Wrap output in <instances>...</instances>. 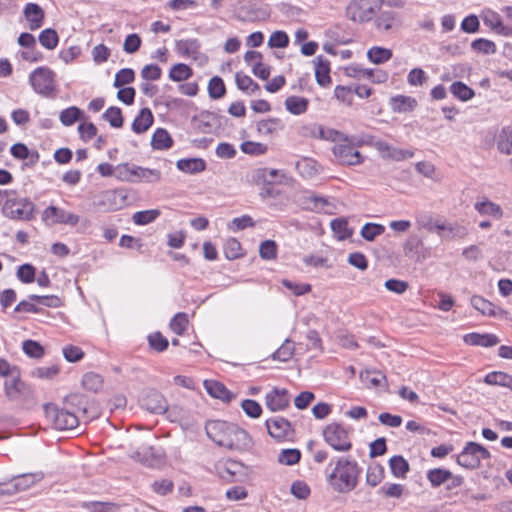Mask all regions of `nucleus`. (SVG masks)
I'll return each mask as SVG.
<instances>
[{"label": "nucleus", "instance_id": "nucleus-43", "mask_svg": "<svg viewBox=\"0 0 512 512\" xmlns=\"http://www.w3.org/2000/svg\"><path fill=\"white\" fill-rule=\"evenodd\" d=\"M102 118L107 121L113 128H121L123 126L122 111L119 107H109L103 114Z\"/></svg>", "mask_w": 512, "mask_h": 512}, {"label": "nucleus", "instance_id": "nucleus-9", "mask_svg": "<svg viewBox=\"0 0 512 512\" xmlns=\"http://www.w3.org/2000/svg\"><path fill=\"white\" fill-rule=\"evenodd\" d=\"M219 476L229 483L244 482L248 468L239 461L227 459L216 466Z\"/></svg>", "mask_w": 512, "mask_h": 512}, {"label": "nucleus", "instance_id": "nucleus-61", "mask_svg": "<svg viewBox=\"0 0 512 512\" xmlns=\"http://www.w3.org/2000/svg\"><path fill=\"white\" fill-rule=\"evenodd\" d=\"M289 44V37L284 31H275L268 40V46L271 48H285Z\"/></svg>", "mask_w": 512, "mask_h": 512}, {"label": "nucleus", "instance_id": "nucleus-48", "mask_svg": "<svg viewBox=\"0 0 512 512\" xmlns=\"http://www.w3.org/2000/svg\"><path fill=\"white\" fill-rule=\"evenodd\" d=\"M512 381V376L501 372V371H493L488 373L485 378L484 382L489 385H498L505 387L506 385H509V383Z\"/></svg>", "mask_w": 512, "mask_h": 512}, {"label": "nucleus", "instance_id": "nucleus-31", "mask_svg": "<svg viewBox=\"0 0 512 512\" xmlns=\"http://www.w3.org/2000/svg\"><path fill=\"white\" fill-rule=\"evenodd\" d=\"M450 92L455 98L463 102L472 99L475 95L474 90L462 81L453 82L450 86Z\"/></svg>", "mask_w": 512, "mask_h": 512}, {"label": "nucleus", "instance_id": "nucleus-28", "mask_svg": "<svg viewBox=\"0 0 512 512\" xmlns=\"http://www.w3.org/2000/svg\"><path fill=\"white\" fill-rule=\"evenodd\" d=\"M426 477L433 488H438L452 477V473L444 468H434L427 472Z\"/></svg>", "mask_w": 512, "mask_h": 512}, {"label": "nucleus", "instance_id": "nucleus-32", "mask_svg": "<svg viewBox=\"0 0 512 512\" xmlns=\"http://www.w3.org/2000/svg\"><path fill=\"white\" fill-rule=\"evenodd\" d=\"M330 226L338 240L348 239L353 234V230L348 227V221L345 218L333 219Z\"/></svg>", "mask_w": 512, "mask_h": 512}, {"label": "nucleus", "instance_id": "nucleus-42", "mask_svg": "<svg viewBox=\"0 0 512 512\" xmlns=\"http://www.w3.org/2000/svg\"><path fill=\"white\" fill-rule=\"evenodd\" d=\"M86 397L82 394L74 393L65 397L64 407H68L70 410L82 411L84 414L87 409L85 407Z\"/></svg>", "mask_w": 512, "mask_h": 512}, {"label": "nucleus", "instance_id": "nucleus-18", "mask_svg": "<svg viewBox=\"0 0 512 512\" xmlns=\"http://www.w3.org/2000/svg\"><path fill=\"white\" fill-rule=\"evenodd\" d=\"M23 13L26 20L28 21V27L30 30H37L43 25L45 14L43 9L38 4H26Z\"/></svg>", "mask_w": 512, "mask_h": 512}, {"label": "nucleus", "instance_id": "nucleus-36", "mask_svg": "<svg viewBox=\"0 0 512 512\" xmlns=\"http://www.w3.org/2000/svg\"><path fill=\"white\" fill-rule=\"evenodd\" d=\"M367 57L375 64H382L391 59L392 51L387 48L374 46L368 50Z\"/></svg>", "mask_w": 512, "mask_h": 512}, {"label": "nucleus", "instance_id": "nucleus-51", "mask_svg": "<svg viewBox=\"0 0 512 512\" xmlns=\"http://www.w3.org/2000/svg\"><path fill=\"white\" fill-rule=\"evenodd\" d=\"M363 382L369 383L373 387H379L382 382L386 381V375L377 370H366L360 373Z\"/></svg>", "mask_w": 512, "mask_h": 512}, {"label": "nucleus", "instance_id": "nucleus-37", "mask_svg": "<svg viewBox=\"0 0 512 512\" xmlns=\"http://www.w3.org/2000/svg\"><path fill=\"white\" fill-rule=\"evenodd\" d=\"M384 478V468L380 464L374 463L368 466L366 472V483L372 487L377 486Z\"/></svg>", "mask_w": 512, "mask_h": 512}, {"label": "nucleus", "instance_id": "nucleus-40", "mask_svg": "<svg viewBox=\"0 0 512 512\" xmlns=\"http://www.w3.org/2000/svg\"><path fill=\"white\" fill-rule=\"evenodd\" d=\"M82 386L91 392H98L103 386V379L99 374L88 372L83 375Z\"/></svg>", "mask_w": 512, "mask_h": 512}, {"label": "nucleus", "instance_id": "nucleus-5", "mask_svg": "<svg viewBox=\"0 0 512 512\" xmlns=\"http://www.w3.org/2000/svg\"><path fill=\"white\" fill-rule=\"evenodd\" d=\"M381 4L382 0H351L346 15L353 22L366 23L373 19Z\"/></svg>", "mask_w": 512, "mask_h": 512}, {"label": "nucleus", "instance_id": "nucleus-29", "mask_svg": "<svg viewBox=\"0 0 512 512\" xmlns=\"http://www.w3.org/2000/svg\"><path fill=\"white\" fill-rule=\"evenodd\" d=\"M474 208L481 215H489L495 219H500L503 216V211L500 205L487 199L485 201L475 203Z\"/></svg>", "mask_w": 512, "mask_h": 512}, {"label": "nucleus", "instance_id": "nucleus-52", "mask_svg": "<svg viewBox=\"0 0 512 512\" xmlns=\"http://www.w3.org/2000/svg\"><path fill=\"white\" fill-rule=\"evenodd\" d=\"M160 215L157 209L138 211L134 213L132 220L136 225H146L153 222Z\"/></svg>", "mask_w": 512, "mask_h": 512}, {"label": "nucleus", "instance_id": "nucleus-8", "mask_svg": "<svg viewBox=\"0 0 512 512\" xmlns=\"http://www.w3.org/2000/svg\"><path fill=\"white\" fill-rule=\"evenodd\" d=\"M324 440L336 451L346 452L352 448L349 432L341 424L331 423L323 429Z\"/></svg>", "mask_w": 512, "mask_h": 512}, {"label": "nucleus", "instance_id": "nucleus-34", "mask_svg": "<svg viewBox=\"0 0 512 512\" xmlns=\"http://www.w3.org/2000/svg\"><path fill=\"white\" fill-rule=\"evenodd\" d=\"M497 147L500 152L510 155L512 154V127L506 126L503 127L498 139H497Z\"/></svg>", "mask_w": 512, "mask_h": 512}, {"label": "nucleus", "instance_id": "nucleus-44", "mask_svg": "<svg viewBox=\"0 0 512 512\" xmlns=\"http://www.w3.org/2000/svg\"><path fill=\"white\" fill-rule=\"evenodd\" d=\"M39 42L44 48L53 50L58 45L59 37L54 29L47 28L40 33Z\"/></svg>", "mask_w": 512, "mask_h": 512}, {"label": "nucleus", "instance_id": "nucleus-10", "mask_svg": "<svg viewBox=\"0 0 512 512\" xmlns=\"http://www.w3.org/2000/svg\"><path fill=\"white\" fill-rule=\"evenodd\" d=\"M4 391L6 397L11 401L28 398L31 395V389L21 380L20 370H14L12 376L4 382Z\"/></svg>", "mask_w": 512, "mask_h": 512}, {"label": "nucleus", "instance_id": "nucleus-23", "mask_svg": "<svg viewBox=\"0 0 512 512\" xmlns=\"http://www.w3.org/2000/svg\"><path fill=\"white\" fill-rule=\"evenodd\" d=\"M154 117L149 108H142L132 122L133 132L141 134L146 132L153 124Z\"/></svg>", "mask_w": 512, "mask_h": 512}, {"label": "nucleus", "instance_id": "nucleus-41", "mask_svg": "<svg viewBox=\"0 0 512 512\" xmlns=\"http://www.w3.org/2000/svg\"><path fill=\"white\" fill-rule=\"evenodd\" d=\"M226 93L224 81L219 76H213L208 83V94L212 99H220Z\"/></svg>", "mask_w": 512, "mask_h": 512}, {"label": "nucleus", "instance_id": "nucleus-20", "mask_svg": "<svg viewBox=\"0 0 512 512\" xmlns=\"http://www.w3.org/2000/svg\"><path fill=\"white\" fill-rule=\"evenodd\" d=\"M204 387L207 393L216 399L229 403L235 396L219 381L205 380Z\"/></svg>", "mask_w": 512, "mask_h": 512}, {"label": "nucleus", "instance_id": "nucleus-13", "mask_svg": "<svg viewBox=\"0 0 512 512\" xmlns=\"http://www.w3.org/2000/svg\"><path fill=\"white\" fill-rule=\"evenodd\" d=\"M266 427L269 435L278 441L287 440L294 433L291 423L279 416L266 420Z\"/></svg>", "mask_w": 512, "mask_h": 512}, {"label": "nucleus", "instance_id": "nucleus-49", "mask_svg": "<svg viewBox=\"0 0 512 512\" xmlns=\"http://www.w3.org/2000/svg\"><path fill=\"white\" fill-rule=\"evenodd\" d=\"M188 316L184 312L177 313L170 321L171 330L177 335H183L188 327Z\"/></svg>", "mask_w": 512, "mask_h": 512}, {"label": "nucleus", "instance_id": "nucleus-7", "mask_svg": "<svg viewBox=\"0 0 512 512\" xmlns=\"http://www.w3.org/2000/svg\"><path fill=\"white\" fill-rule=\"evenodd\" d=\"M34 91L44 97H50L56 90L55 73L48 67H38L29 76Z\"/></svg>", "mask_w": 512, "mask_h": 512}, {"label": "nucleus", "instance_id": "nucleus-56", "mask_svg": "<svg viewBox=\"0 0 512 512\" xmlns=\"http://www.w3.org/2000/svg\"><path fill=\"white\" fill-rule=\"evenodd\" d=\"M301 452L298 449H284L278 456V461L284 465H294L300 461Z\"/></svg>", "mask_w": 512, "mask_h": 512}, {"label": "nucleus", "instance_id": "nucleus-45", "mask_svg": "<svg viewBox=\"0 0 512 512\" xmlns=\"http://www.w3.org/2000/svg\"><path fill=\"white\" fill-rule=\"evenodd\" d=\"M297 171L305 178H312L318 173L316 161L311 158H303L296 163Z\"/></svg>", "mask_w": 512, "mask_h": 512}, {"label": "nucleus", "instance_id": "nucleus-24", "mask_svg": "<svg viewBox=\"0 0 512 512\" xmlns=\"http://www.w3.org/2000/svg\"><path fill=\"white\" fill-rule=\"evenodd\" d=\"M177 52L185 57H192L197 59L200 54V43L197 39H182L176 41L175 44Z\"/></svg>", "mask_w": 512, "mask_h": 512}, {"label": "nucleus", "instance_id": "nucleus-21", "mask_svg": "<svg viewBox=\"0 0 512 512\" xmlns=\"http://www.w3.org/2000/svg\"><path fill=\"white\" fill-rule=\"evenodd\" d=\"M315 78L321 87H327L331 84L330 62L322 55L315 59Z\"/></svg>", "mask_w": 512, "mask_h": 512}, {"label": "nucleus", "instance_id": "nucleus-15", "mask_svg": "<svg viewBox=\"0 0 512 512\" xmlns=\"http://www.w3.org/2000/svg\"><path fill=\"white\" fill-rule=\"evenodd\" d=\"M265 404L267 408L273 412L286 409L290 404V395L288 390L277 387L273 388L266 394Z\"/></svg>", "mask_w": 512, "mask_h": 512}, {"label": "nucleus", "instance_id": "nucleus-26", "mask_svg": "<svg viewBox=\"0 0 512 512\" xmlns=\"http://www.w3.org/2000/svg\"><path fill=\"white\" fill-rule=\"evenodd\" d=\"M151 145L155 150H166L172 147L173 139L167 130L158 128L152 135Z\"/></svg>", "mask_w": 512, "mask_h": 512}, {"label": "nucleus", "instance_id": "nucleus-1", "mask_svg": "<svg viewBox=\"0 0 512 512\" xmlns=\"http://www.w3.org/2000/svg\"><path fill=\"white\" fill-rule=\"evenodd\" d=\"M205 431L208 438L214 443L230 450L248 451L253 446L252 438L248 432L227 421H208L205 425Z\"/></svg>", "mask_w": 512, "mask_h": 512}, {"label": "nucleus", "instance_id": "nucleus-64", "mask_svg": "<svg viewBox=\"0 0 512 512\" xmlns=\"http://www.w3.org/2000/svg\"><path fill=\"white\" fill-rule=\"evenodd\" d=\"M471 47L475 51L482 52L484 54H493L496 51V45L494 42L483 38L474 40L471 43Z\"/></svg>", "mask_w": 512, "mask_h": 512}, {"label": "nucleus", "instance_id": "nucleus-16", "mask_svg": "<svg viewBox=\"0 0 512 512\" xmlns=\"http://www.w3.org/2000/svg\"><path fill=\"white\" fill-rule=\"evenodd\" d=\"M401 23L399 14L390 10L381 11L374 19L376 29L383 32L397 30Z\"/></svg>", "mask_w": 512, "mask_h": 512}, {"label": "nucleus", "instance_id": "nucleus-62", "mask_svg": "<svg viewBox=\"0 0 512 512\" xmlns=\"http://www.w3.org/2000/svg\"><path fill=\"white\" fill-rule=\"evenodd\" d=\"M241 407L246 415L251 418H258L262 413L261 405L255 400L245 399L242 401Z\"/></svg>", "mask_w": 512, "mask_h": 512}, {"label": "nucleus", "instance_id": "nucleus-6", "mask_svg": "<svg viewBox=\"0 0 512 512\" xmlns=\"http://www.w3.org/2000/svg\"><path fill=\"white\" fill-rule=\"evenodd\" d=\"M491 458V453L481 444L470 441L457 456L458 465L474 470L480 467L482 459Z\"/></svg>", "mask_w": 512, "mask_h": 512}, {"label": "nucleus", "instance_id": "nucleus-57", "mask_svg": "<svg viewBox=\"0 0 512 512\" xmlns=\"http://www.w3.org/2000/svg\"><path fill=\"white\" fill-rule=\"evenodd\" d=\"M91 512H116L118 505L112 502L92 501L84 504Z\"/></svg>", "mask_w": 512, "mask_h": 512}, {"label": "nucleus", "instance_id": "nucleus-30", "mask_svg": "<svg viewBox=\"0 0 512 512\" xmlns=\"http://www.w3.org/2000/svg\"><path fill=\"white\" fill-rule=\"evenodd\" d=\"M391 102L393 111L397 112H409L417 106L416 99L404 95L392 97Z\"/></svg>", "mask_w": 512, "mask_h": 512}, {"label": "nucleus", "instance_id": "nucleus-22", "mask_svg": "<svg viewBox=\"0 0 512 512\" xmlns=\"http://www.w3.org/2000/svg\"><path fill=\"white\" fill-rule=\"evenodd\" d=\"M463 340L468 345L481 347H492L500 342L499 338L495 334H480L475 332L466 334L463 337Z\"/></svg>", "mask_w": 512, "mask_h": 512}, {"label": "nucleus", "instance_id": "nucleus-27", "mask_svg": "<svg viewBox=\"0 0 512 512\" xmlns=\"http://www.w3.org/2000/svg\"><path fill=\"white\" fill-rule=\"evenodd\" d=\"M309 100L300 96H289L285 100L286 109L293 115H301L308 109Z\"/></svg>", "mask_w": 512, "mask_h": 512}, {"label": "nucleus", "instance_id": "nucleus-46", "mask_svg": "<svg viewBox=\"0 0 512 512\" xmlns=\"http://www.w3.org/2000/svg\"><path fill=\"white\" fill-rule=\"evenodd\" d=\"M223 250L228 260H235L243 255L241 243L236 238H229L225 242Z\"/></svg>", "mask_w": 512, "mask_h": 512}, {"label": "nucleus", "instance_id": "nucleus-25", "mask_svg": "<svg viewBox=\"0 0 512 512\" xmlns=\"http://www.w3.org/2000/svg\"><path fill=\"white\" fill-rule=\"evenodd\" d=\"M176 165L180 171L190 174L202 172L206 168V163L201 158L180 159Z\"/></svg>", "mask_w": 512, "mask_h": 512}, {"label": "nucleus", "instance_id": "nucleus-50", "mask_svg": "<svg viewBox=\"0 0 512 512\" xmlns=\"http://www.w3.org/2000/svg\"><path fill=\"white\" fill-rule=\"evenodd\" d=\"M278 246L274 240H265L260 244L259 255L264 260L277 258Z\"/></svg>", "mask_w": 512, "mask_h": 512}, {"label": "nucleus", "instance_id": "nucleus-53", "mask_svg": "<svg viewBox=\"0 0 512 512\" xmlns=\"http://www.w3.org/2000/svg\"><path fill=\"white\" fill-rule=\"evenodd\" d=\"M293 354L294 343L291 340L286 339L284 343L280 346V348L273 353V359L286 362L289 359H291Z\"/></svg>", "mask_w": 512, "mask_h": 512}, {"label": "nucleus", "instance_id": "nucleus-54", "mask_svg": "<svg viewBox=\"0 0 512 512\" xmlns=\"http://www.w3.org/2000/svg\"><path fill=\"white\" fill-rule=\"evenodd\" d=\"M28 298L29 300L44 305L46 307L58 308L62 305L61 299L56 295L40 296L36 294H31L28 296Z\"/></svg>", "mask_w": 512, "mask_h": 512}, {"label": "nucleus", "instance_id": "nucleus-58", "mask_svg": "<svg viewBox=\"0 0 512 512\" xmlns=\"http://www.w3.org/2000/svg\"><path fill=\"white\" fill-rule=\"evenodd\" d=\"M134 79H135L134 71L130 68H123L116 73L115 79H114V86L117 88L122 87L126 84L132 83L134 81Z\"/></svg>", "mask_w": 512, "mask_h": 512}, {"label": "nucleus", "instance_id": "nucleus-2", "mask_svg": "<svg viewBox=\"0 0 512 512\" xmlns=\"http://www.w3.org/2000/svg\"><path fill=\"white\" fill-rule=\"evenodd\" d=\"M360 473L361 468L355 460L339 457L334 469L328 475V481L335 491L349 492L356 488Z\"/></svg>", "mask_w": 512, "mask_h": 512}, {"label": "nucleus", "instance_id": "nucleus-14", "mask_svg": "<svg viewBox=\"0 0 512 512\" xmlns=\"http://www.w3.org/2000/svg\"><path fill=\"white\" fill-rule=\"evenodd\" d=\"M140 405L145 410L154 414H164L168 410L165 397L157 390L150 389L140 400Z\"/></svg>", "mask_w": 512, "mask_h": 512}, {"label": "nucleus", "instance_id": "nucleus-19", "mask_svg": "<svg viewBox=\"0 0 512 512\" xmlns=\"http://www.w3.org/2000/svg\"><path fill=\"white\" fill-rule=\"evenodd\" d=\"M139 170H141V166L128 162L121 163L116 166V178L123 182L137 183L139 182Z\"/></svg>", "mask_w": 512, "mask_h": 512}, {"label": "nucleus", "instance_id": "nucleus-60", "mask_svg": "<svg viewBox=\"0 0 512 512\" xmlns=\"http://www.w3.org/2000/svg\"><path fill=\"white\" fill-rule=\"evenodd\" d=\"M148 342L151 348L157 352L165 351L169 345L168 340L160 332L149 335Z\"/></svg>", "mask_w": 512, "mask_h": 512}, {"label": "nucleus", "instance_id": "nucleus-55", "mask_svg": "<svg viewBox=\"0 0 512 512\" xmlns=\"http://www.w3.org/2000/svg\"><path fill=\"white\" fill-rule=\"evenodd\" d=\"M22 349L24 353L31 358L39 359L44 355L43 346L34 340H25Z\"/></svg>", "mask_w": 512, "mask_h": 512}, {"label": "nucleus", "instance_id": "nucleus-33", "mask_svg": "<svg viewBox=\"0 0 512 512\" xmlns=\"http://www.w3.org/2000/svg\"><path fill=\"white\" fill-rule=\"evenodd\" d=\"M283 128V124L278 118H269L257 123V132L262 136H269Z\"/></svg>", "mask_w": 512, "mask_h": 512}, {"label": "nucleus", "instance_id": "nucleus-59", "mask_svg": "<svg viewBox=\"0 0 512 512\" xmlns=\"http://www.w3.org/2000/svg\"><path fill=\"white\" fill-rule=\"evenodd\" d=\"M36 269L31 264H23L17 270V277L23 283H32L35 280Z\"/></svg>", "mask_w": 512, "mask_h": 512}, {"label": "nucleus", "instance_id": "nucleus-38", "mask_svg": "<svg viewBox=\"0 0 512 512\" xmlns=\"http://www.w3.org/2000/svg\"><path fill=\"white\" fill-rule=\"evenodd\" d=\"M82 117L83 111L76 106H71L62 110L59 116L61 123L65 126H71Z\"/></svg>", "mask_w": 512, "mask_h": 512}, {"label": "nucleus", "instance_id": "nucleus-3", "mask_svg": "<svg viewBox=\"0 0 512 512\" xmlns=\"http://www.w3.org/2000/svg\"><path fill=\"white\" fill-rule=\"evenodd\" d=\"M36 205L27 197L18 194L3 203L2 213L5 217L16 221H32L36 217Z\"/></svg>", "mask_w": 512, "mask_h": 512}, {"label": "nucleus", "instance_id": "nucleus-4", "mask_svg": "<svg viewBox=\"0 0 512 512\" xmlns=\"http://www.w3.org/2000/svg\"><path fill=\"white\" fill-rule=\"evenodd\" d=\"M44 412L47 420L57 430H72L79 425L76 411L68 407L59 408L54 404H45Z\"/></svg>", "mask_w": 512, "mask_h": 512}, {"label": "nucleus", "instance_id": "nucleus-63", "mask_svg": "<svg viewBox=\"0 0 512 512\" xmlns=\"http://www.w3.org/2000/svg\"><path fill=\"white\" fill-rule=\"evenodd\" d=\"M484 23L499 34L507 35V28L503 25L501 18L496 13L484 17Z\"/></svg>", "mask_w": 512, "mask_h": 512}, {"label": "nucleus", "instance_id": "nucleus-12", "mask_svg": "<svg viewBox=\"0 0 512 512\" xmlns=\"http://www.w3.org/2000/svg\"><path fill=\"white\" fill-rule=\"evenodd\" d=\"M42 221L47 225L68 224L75 226L79 222V216L51 205L42 212Z\"/></svg>", "mask_w": 512, "mask_h": 512}, {"label": "nucleus", "instance_id": "nucleus-39", "mask_svg": "<svg viewBox=\"0 0 512 512\" xmlns=\"http://www.w3.org/2000/svg\"><path fill=\"white\" fill-rule=\"evenodd\" d=\"M191 75L192 69L184 63L175 64L169 71V78L175 82L187 80Z\"/></svg>", "mask_w": 512, "mask_h": 512}, {"label": "nucleus", "instance_id": "nucleus-47", "mask_svg": "<svg viewBox=\"0 0 512 512\" xmlns=\"http://www.w3.org/2000/svg\"><path fill=\"white\" fill-rule=\"evenodd\" d=\"M384 231H385V227L381 224L366 223L362 227L360 234L366 241L371 242V241H374L377 236H380L381 234H383Z\"/></svg>", "mask_w": 512, "mask_h": 512}, {"label": "nucleus", "instance_id": "nucleus-17", "mask_svg": "<svg viewBox=\"0 0 512 512\" xmlns=\"http://www.w3.org/2000/svg\"><path fill=\"white\" fill-rule=\"evenodd\" d=\"M471 305L481 314L486 316H506L508 314L507 311L497 307L489 300L478 295H474L471 298Z\"/></svg>", "mask_w": 512, "mask_h": 512}, {"label": "nucleus", "instance_id": "nucleus-11", "mask_svg": "<svg viewBox=\"0 0 512 512\" xmlns=\"http://www.w3.org/2000/svg\"><path fill=\"white\" fill-rule=\"evenodd\" d=\"M333 154L342 164L348 166L359 165L363 162V156L354 148V145L346 136L342 139L341 143L333 147Z\"/></svg>", "mask_w": 512, "mask_h": 512}, {"label": "nucleus", "instance_id": "nucleus-35", "mask_svg": "<svg viewBox=\"0 0 512 512\" xmlns=\"http://www.w3.org/2000/svg\"><path fill=\"white\" fill-rule=\"evenodd\" d=\"M389 466L392 474L397 478H404L409 471V463L401 455H395L390 458Z\"/></svg>", "mask_w": 512, "mask_h": 512}]
</instances>
